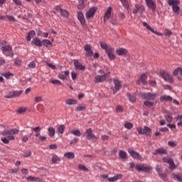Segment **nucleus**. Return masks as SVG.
I'll use <instances>...</instances> for the list:
<instances>
[{"label": "nucleus", "instance_id": "obj_1", "mask_svg": "<svg viewBox=\"0 0 182 182\" xmlns=\"http://www.w3.org/2000/svg\"><path fill=\"white\" fill-rule=\"evenodd\" d=\"M139 97L144 99V100H156L157 99V93L140 92Z\"/></svg>", "mask_w": 182, "mask_h": 182}, {"label": "nucleus", "instance_id": "obj_2", "mask_svg": "<svg viewBox=\"0 0 182 182\" xmlns=\"http://www.w3.org/2000/svg\"><path fill=\"white\" fill-rule=\"evenodd\" d=\"M159 76L162 77V79L165 80L166 82H168L169 83H173L174 82L173 77L166 70L160 71Z\"/></svg>", "mask_w": 182, "mask_h": 182}, {"label": "nucleus", "instance_id": "obj_3", "mask_svg": "<svg viewBox=\"0 0 182 182\" xmlns=\"http://www.w3.org/2000/svg\"><path fill=\"white\" fill-rule=\"evenodd\" d=\"M139 134H145V136H150V133L151 132V129L150 127L145 126L143 127H139L136 129Z\"/></svg>", "mask_w": 182, "mask_h": 182}, {"label": "nucleus", "instance_id": "obj_4", "mask_svg": "<svg viewBox=\"0 0 182 182\" xmlns=\"http://www.w3.org/2000/svg\"><path fill=\"white\" fill-rule=\"evenodd\" d=\"M135 168L137 171H144V173H149L151 170V167L146 165H136Z\"/></svg>", "mask_w": 182, "mask_h": 182}, {"label": "nucleus", "instance_id": "obj_5", "mask_svg": "<svg viewBox=\"0 0 182 182\" xmlns=\"http://www.w3.org/2000/svg\"><path fill=\"white\" fill-rule=\"evenodd\" d=\"M114 82V89H113V93L114 95H116V93H117V92H119V90H120V89H122V82H120V80H119V79H116L114 78L113 80Z\"/></svg>", "mask_w": 182, "mask_h": 182}, {"label": "nucleus", "instance_id": "obj_6", "mask_svg": "<svg viewBox=\"0 0 182 182\" xmlns=\"http://www.w3.org/2000/svg\"><path fill=\"white\" fill-rule=\"evenodd\" d=\"M142 24H143V26L146 28V29H147L148 31H151L152 33H154L155 35H158V36H163V33H159L154 31V28H151V26H150V25H149V23H147L146 21H143Z\"/></svg>", "mask_w": 182, "mask_h": 182}, {"label": "nucleus", "instance_id": "obj_7", "mask_svg": "<svg viewBox=\"0 0 182 182\" xmlns=\"http://www.w3.org/2000/svg\"><path fill=\"white\" fill-rule=\"evenodd\" d=\"M23 91L22 90H19V91H11L9 92V95H6V99H12L14 97H18L19 96H21V95H22V92Z\"/></svg>", "mask_w": 182, "mask_h": 182}, {"label": "nucleus", "instance_id": "obj_8", "mask_svg": "<svg viewBox=\"0 0 182 182\" xmlns=\"http://www.w3.org/2000/svg\"><path fill=\"white\" fill-rule=\"evenodd\" d=\"M128 153L130 154L131 156H132L133 159H135L136 160H141V156L140 155V154L137 153V151L129 149Z\"/></svg>", "mask_w": 182, "mask_h": 182}, {"label": "nucleus", "instance_id": "obj_9", "mask_svg": "<svg viewBox=\"0 0 182 182\" xmlns=\"http://www.w3.org/2000/svg\"><path fill=\"white\" fill-rule=\"evenodd\" d=\"M96 8L92 7L86 12V18L87 19H92L93 16H95V14H96Z\"/></svg>", "mask_w": 182, "mask_h": 182}, {"label": "nucleus", "instance_id": "obj_10", "mask_svg": "<svg viewBox=\"0 0 182 182\" xmlns=\"http://www.w3.org/2000/svg\"><path fill=\"white\" fill-rule=\"evenodd\" d=\"M2 47L1 50L2 52H14V50L12 49V46H6V41H3L1 43Z\"/></svg>", "mask_w": 182, "mask_h": 182}, {"label": "nucleus", "instance_id": "obj_11", "mask_svg": "<svg viewBox=\"0 0 182 182\" xmlns=\"http://www.w3.org/2000/svg\"><path fill=\"white\" fill-rule=\"evenodd\" d=\"M112 11H113V8L111 6L108 7L107 9L105 11V13L104 14L103 21L104 22H106L110 16H112Z\"/></svg>", "mask_w": 182, "mask_h": 182}, {"label": "nucleus", "instance_id": "obj_12", "mask_svg": "<svg viewBox=\"0 0 182 182\" xmlns=\"http://www.w3.org/2000/svg\"><path fill=\"white\" fill-rule=\"evenodd\" d=\"M155 168L161 178H166L167 177L166 173H161L163 172V166L161 165H156Z\"/></svg>", "mask_w": 182, "mask_h": 182}, {"label": "nucleus", "instance_id": "obj_13", "mask_svg": "<svg viewBox=\"0 0 182 182\" xmlns=\"http://www.w3.org/2000/svg\"><path fill=\"white\" fill-rule=\"evenodd\" d=\"M107 56L110 60H114L116 59V55H114V48H111L106 51Z\"/></svg>", "mask_w": 182, "mask_h": 182}, {"label": "nucleus", "instance_id": "obj_14", "mask_svg": "<svg viewBox=\"0 0 182 182\" xmlns=\"http://www.w3.org/2000/svg\"><path fill=\"white\" fill-rule=\"evenodd\" d=\"M145 2L148 8H149V9H151L153 12L156 11V3L153 0H145Z\"/></svg>", "mask_w": 182, "mask_h": 182}, {"label": "nucleus", "instance_id": "obj_15", "mask_svg": "<svg viewBox=\"0 0 182 182\" xmlns=\"http://www.w3.org/2000/svg\"><path fill=\"white\" fill-rule=\"evenodd\" d=\"M87 137L88 140H97V137L93 134V131L92 129H88L86 130Z\"/></svg>", "mask_w": 182, "mask_h": 182}, {"label": "nucleus", "instance_id": "obj_16", "mask_svg": "<svg viewBox=\"0 0 182 182\" xmlns=\"http://www.w3.org/2000/svg\"><path fill=\"white\" fill-rule=\"evenodd\" d=\"M74 66L77 70H85L86 68L79 62V60H74Z\"/></svg>", "mask_w": 182, "mask_h": 182}, {"label": "nucleus", "instance_id": "obj_17", "mask_svg": "<svg viewBox=\"0 0 182 182\" xmlns=\"http://www.w3.org/2000/svg\"><path fill=\"white\" fill-rule=\"evenodd\" d=\"M84 50L86 51L87 56H93V50H92V46H90V45L86 44L84 46Z\"/></svg>", "mask_w": 182, "mask_h": 182}, {"label": "nucleus", "instance_id": "obj_18", "mask_svg": "<svg viewBox=\"0 0 182 182\" xmlns=\"http://www.w3.org/2000/svg\"><path fill=\"white\" fill-rule=\"evenodd\" d=\"M95 83H103L106 82V77L102 75H96L94 79Z\"/></svg>", "mask_w": 182, "mask_h": 182}, {"label": "nucleus", "instance_id": "obj_19", "mask_svg": "<svg viewBox=\"0 0 182 182\" xmlns=\"http://www.w3.org/2000/svg\"><path fill=\"white\" fill-rule=\"evenodd\" d=\"M17 133H19V130L16 129H9V130H4L2 133L3 136H8L9 134H17Z\"/></svg>", "mask_w": 182, "mask_h": 182}, {"label": "nucleus", "instance_id": "obj_20", "mask_svg": "<svg viewBox=\"0 0 182 182\" xmlns=\"http://www.w3.org/2000/svg\"><path fill=\"white\" fill-rule=\"evenodd\" d=\"M123 178V174L119 173L114 177L108 178L107 181L109 182H115L117 181V180H122Z\"/></svg>", "mask_w": 182, "mask_h": 182}, {"label": "nucleus", "instance_id": "obj_21", "mask_svg": "<svg viewBox=\"0 0 182 182\" xmlns=\"http://www.w3.org/2000/svg\"><path fill=\"white\" fill-rule=\"evenodd\" d=\"M77 19L80 22L81 25H85L86 20L85 19V16L82 11L77 12Z\"/></svg>", "mask_w": 182, "mask_h": 182}, {"label": "nucleus", "instance_id": "obj_22", "mask_svg": "<svg viewBox=\"0 0 182 182\" xmlns=\"http://www.w3.org/2000/svg\"><path fill=\"white\" fill-rule=\"evenodd\" d=\"M142 83V85H147V75L142 74L137 80V84Z\"/></svg>", "mask_w": 182, "mask_h": 182}, {"label": "nucleus", "instance_id": "obj_23", "mask_svg": "<svg viewBox=\"0 0 182 182\" xmlns=\"http://www.w3.org/2000/svg\"><path fill=\"white\" fill-rule=\"evenodd\" d=\"M157 154H167V150H166L164 148L161 147L155 150L154 152H153L154 156H157Z\"/></svg>", "mask_w": 182, "mask_h": 182}, {"label": "nucleus", "instance_id": "obj_24", "mask_svg": "<svg viewBox=\"0 0 182 182\" xmlns=\"http://www.w3.org/2000/svg\"><path fill=\"white\" fill-rule=\"evenodd\" d=\"M69 70H66L65 72H61L58 75V78L60 79L61 80H66L68 79V76H69Z\"/></svg>", "mask_w": 182, "mask_h": 182}, {"label": "nucleus", "instance_id": "obj_25", "mask_svg": "<svg viewBox=\"0 0 182 182\" xmlns=\"http://www.w3.org/2000/svg\"><path fill=\"white\" fill-rule=\"evenodd\" d=\"M116 52L119 56H123L124 55H127V50L126 48H121L117 49Z\"/></svg>", "mask_w": 182, "mask_h": 182}, {"label": "nucleus", "instance_id": "obj_26", "mask_svg": "<svg viewBox=\"0 0 182 182\" xmlns=\"http://www.w3.org/2000/svg\"><path fill=\"white\" fill-rule=\"evenodd\" d=\"M161 102H173V97H171L170 95H161L160 97Z\"/></svg>", "mask_w": 182, "mask_h": 182}, {"label": "nucleus", "instance_id": "obj_27", "mask_svg": "<svg viewBox=\"0 0 182 182\" xmlns=\"http://www.w3.org/2000/svg\"><path fill=\"white\" fill-rule=\"evenodd\" d=\"M56 9L57 11H60L61 16L64 18H68V16H69V13H68V11L60 9L59 6H57Z\"/></svg>", "mask_w": 182, "mask_h": 182}, {"label": "nucleus", "instance_id": "obj_28", "mask_svg": "<svg viewBox=\"0 0 182 182\" xmlns=\"http://www.w3.org/2000/svg\"><path fill=\"white\" fill-rule=\"evenodd\" d=\"M31 44L35 45L36 46H38V48H41V46H42V41H41V39L35 38L31 42Z\"/></svg>", "mask_w": 182, "mask_h": 182}, {"label": "nucleus", "instance_id": "obj_29", "mask_svg": "<svg viewBox=\"0 0 182 182\" xmlns=\"http://www.w3.org/2000/svg\"><path fill=\"white\" fill-rule=\"evenodd\" d=\"M35 35H36V33L35 32V31H31L28 33V35L26 38V41H28V42H31V41L32 40V38H33L35 36Z\"/></svg>", "mask_w": 182, "mask_h": 182}, {"label": "nucleus", "instance_id": "obj_30", "mask_svg": "<svg viewBox=\"0 0 182 182\" xmlns=\"http://www.w3.org/2000/svg\"><path fill=\"white\" fill-rule=\"evenodd\" d=\"M64 157L68 160H73L75 159V154L73 152H66L64 154Z\"/></svg>", "mask_w": 182, "mask_h": 182}, {"label": "nucleus", "instance_id": "obj_31", "mask_svg": "<svg viewBox=\"0 0 182 182\" xmlns=\"http://www.w3.org/2000/svg\"><path fill=\"white\" fill-rule=\"evenodd\" d=\"M164 117L168 123H171V122H173V116L171 115V112H167L164 115Z\"/></svg>", "mask_w": 182, "mask_h": 182}, {"label": "nucleus", "instance_id": "obj_32", "mask_svg": "<svg viewBox=\"0 0 182 182\" xmlns=\"http://www.w3.org/2000/svg\"><path fill=\"white\" fill-rule=\"evenodd\" d=\"M66 129V126L65 124H61L58 127V134H63L65 133V130Z\"/></svg>", "mask_w": 182, "mask_h": 182}, {"label": "nucleus", "instance_id": "obj_33", "mask_svg": "<svg viewBox=\"0 0 182 182\" xmlns=\"http://www.w3.org/2000/svg\"><path fill=\"white\" fill-rule=\"evenodd\" d=\"M119 159H122V160H124L127 159V153L123 150H120L119 153Z\"/></svg>", "mask_w": 182, "mask_h": 182}, {"label": "nucleus", "instance_id": "obj_34", "mask_svg": "<svg viewBox=\"0 0 182 182\" xmlns=\"http://www.w3.org/2000/svg\"><path fill=\"white\" fill-rule=\"evenodd\" d=\"M48 134L50 137H53L55 136V128L50 127H48Z\"/></svg>", "mask_w": 182, "mask_h": 182}, {"label": "nucleus", "instance_id": "obj_35", "mask_svg": "<svg viewBox=\"0 0 182 182\" xmlns=\"http://www.w3.org/2000/svg\"><path fill=\"white\" fill-rule=\"evenodd\" d=\"M51 161L53 164H58L59 161H60V158H59V156L57 155H53L51 159Z\"/></svg>", "mask_w": 182, "mask_h": 182}, {"label": "nucleus", "instance_id": "obj_36", "mask_svg": "<svg viewBox=\"0 0 182 182\" xmlns=\"http://www.w3.org/2000/svg\"><path fill=\"white\" fill-rule=\"evenodd\" d=\"M100 46L102 49H104V50H105V52H107L109 49H112V47L108 46L107 44H106V43L100 42Z\"/></svg>", "mask_w": 182, "mask_h": 182}, {"label": "nucleus", "instance_id": "obj_37", "mask_svg": "<svg viewBox=\"0 0 182 182\" xmlns=\"http://www.w3.org/2000/svg\"><path fill=\"white\" fill-rule=\"evenodd\" d=\"M65 105H77V100H73V99L66 100Z\"/></svg>", "mask_w": 182, "mask_h": 182}, {"label": "nucleus", "instance_id": "obj_38", "mask_svg": "<svg viewBox=\"0 0 182 182\" xmlns=\"http://www.w3.org/2000/svg\"><path fill=\"white\" fill-rule=\"evenodd\" d=\"M168 4L170 6H175L178 5L180 4V1L178 0H168Z\"/></svg>", "mask_w": 182, "mask_h": 182}, {"label": "nucleus", "instance_id": "obj_39", "mask_svg": "<svg viewBox=\"0 0 182 182\" xmlns=\"http://www.w3.org/2000/svg\"><path fill=\"white\" fill-rule=\"evenodd\" d=\"M144 106H146V107H151L154 106V102H151V100H146L144 102Z\"/></svg>", "mask_w": 182, "mask_h": 182}, {"label": "nucleus", "instance_id": "obj_40", "mask_svg": "<svg viewBox=\"0 0 182 182\" xmlns=\"http://www.w3.org/2000/svg\"><path fill=\"white\" fill-rule=\"evenodd\" d=\"M71 134H73V136H77V137H80V136H82V132L79 131V129H74L71 131Z\"/></svg>", "mask_w": 182, "mask_h": 182}, {"label": "nucleus", "instance_id": "obj_41", "mask_svg": "<svg viewBox=\"0 0 182 182\" xmlns=\"http://www.w3.org/2000/svg\"><path fill=\"white\" fill-rule=\"evenodd\" d=\"M172 177L173 180H176L177 181L182 182V177L181 176L176 173L172 174Z\"/></svg>", "mask_w": 182, "mask_h": 182}, {"label": "nucleus", "instance_id": "obj_42", "mask_svg": "<svg viewBox=\"0 0 182 182\" xmlns=\"http://www.w3.org/2000/svg\"><path fill=\"white\" fill-rule=\"evenodd\" d=\"M38 177H35V176H28L26 178V180L28 181H34V182H38L39 181Z\"/></svg>", "mask_w": 182, "mask_h": 182}, {"label": "nucleus", "instance_id": "obj_43", "mask_svg": "<svg viewBox=\"0 0 182 182\" xmlns=\"http://www.w3.org/2000/svg\"><path fill=\"white\" fill-rule=\"evenodd\" d=\"M43 45L46 46V48H49V46H51L52 42L48 39L43 40Z\"/></svg>", "mask_w": 182, "mask_h": 182}, {"label": "nucleus", "instance_id": "obj_44", "mask_svg": "<svg viewBox=\"0 0 182 182\" xmlns=\"http://www.w3.org/2000/svg\"><path fill=\"white\" fill-rule=\"evenodd\" d=\"M176 120L177 122V126L181 127L182 126V115H178L176 117Z\"/></svg>", "mask_w": 182, "mask_h": 182}, {"label": "nucleus", "instance_id": "obj_45", "mask_svg": "<svg viewBox=\"0 0 182 182\" xmlns=\"http://www.w3.org/2000/svg\"><path fill=\"white\" fill-rule=\"evenodd\" d=\"M79 5L77 6L78 9H85V0H78Z\"/></svg>", "mask_w": 182, "mask_h": 182}, {"label": "nucleus", "instance_id": "obj_46", "mask_svg": "<svg viewBox=\"0 0 182 182\" xmlns=\"http://www.w3.org/2000/svg\"><path fill=\"white\" fill-rule=\"evenodd\" d=\"M125 129L128 130H132L133 129V124L132 122H125L124 124Z\"/></svg>", "mask_w": 182, "mask_h": 182}, {"label": "nucleus", "instance_id": "obj_47", "mask_svg": "<svg viewBox=\"0 0 182 182\" xmlns=\"http://www.w3.org/2000/svg\"><path fill=\"white\" fill-rule=\"evenodd\" d=\"M172 10L174 12V14H176V15H178V14H180V7H178V5L173 6H172Z\"/></svg>", "mask_w": 182, "mask_h": 182}, {"label": "nucleus", "instance_id": "obj_48", "mask_svg": "<svg viewBox=\"0 0 182 182\" xmlns=\"http://www.w3.org/2000/svg\"><path fill=\"white\" fill-rule=\"evenodd\" d=\"M172 35H173V32L171 31V30L168 28H166L164 30V36H171Z\"/></svg>", "mask_w": 182, "mask_h": 182}, {"label": "nucleus", "instance_id": "obj_49", "mask_svg": "<svg viewBox=\"0 0 182 182\" xmlns=\"http://www.w3.org/2000/svg\"><path fill=\"white\" fill-rule=\"evenodd\" d=\"M34 102L35 103H39L41 102H43V97H42V96H36L34 97Z\"/></svg>", "mask_w": 182, "mask_h": 182}, {"label": "nucleus", "instance_id": "obj_50", "mask_svg": "<svg viewBox=\"0 0 182 182\" xmlns=\"http://www.w3.org/2000/svg\"><path fill=\"white\" fill-rule=\"evenodd\" d=\"M168 164H169V169H171V171L175 170L176 164H174V161H173V159L171 160Z\"/></svg>", "mask_w": 182, "mask_h": 182}, {"label": "nucleus", "instance_id": "obj_51", "mask_svg": "<svg viewBox=\"0 0 182 182\" xmlns=\"http://www.w3.org/2000/svg\"><path fill=\"white\" fill-rule=\"evenodd\" d=\"M127 96L129 98V101L132 102V103L136 102V97L130 95V93H127Z\"/></svg>", "mask_w": 182, "mask_h": 182}, {"label": "nucleus", "instance_id": "obj_52", "mask_svg": "<svg viewBox=\"0 0 182 182\" xmlns=\"http://www.w3.org/2000/svg\"><path fill=\"white\" fill-rule=\"evenodd\" d=\"M77 168L79 170H81L82 171H89V169L85 166V165L79 164L77 166Z\"/></svg>", "mask_w": 182, "mask_h": 182}, {"label": "nucleus", "instance_id": "obj_53", "mask_svg": "<svg viewBox=\"0 0 182 182\" xmlns=\"http://www.w3.org/2000/svg\"><path fill=\"white\" fill-rule=\"evenodd\" d=\"M86 109V105H78L76 107L77 112H82V110Z\"/></svg>", "mask_w": 182, "mask_h": 182}, {"label": "nucleus", "instance_id": "obj_54", "mask_svg": "<svg viewBox=\"0 0 182 182\" xmlns=\"http://www.w3.org/2000/svg\"><path fill=\"white\" fill-rule=\"evenodd\" d=\"M3 76L6 77V79H9V77H14V74H12L11 72H7L3 74Z\"/></svg>", "mask_w": 182, "mask_h": 182}, {"label": "nucleus", "instance_id": "obj_55", "mask_svg": "<svg viewBox=\"0 0 182 182\" xmlns=\"http://www.w3.org/2000/svg\"><path fill=\"white\" fill-rule=\"evenodd\" d=\"M144 11H146V9L143 6H139V10H138V13L141 16H142L143 14L144 13Z\"/></svg>", "mask_w": 182, "mask_h": 182}, {"label": "nucleus", "instance_id": "obj_56", "mask_svg": "<svg viewBox=\"0 0 182 182\" xmlns=\"http://www.w3.org/2000/svg\"><path fill=\"white\" fill-rule=\"evenodd\" d=\"M168 146L170 147H176L177 146V142L174 141H168Z\"/></svg>", "mask_w": 182, "mask_h": 182}, {"label": "nucleus", "instance_id": "obj_57", "mask_svg": "<svg viewBox=\"0 0 182 182\" xmlns=\"http://www.w3.org/2000/svg\"><path fill=\"white\" fill-rule=\"evenodd\" d=\"M18 171H19V168H16L10 169L9 171V174H15V173H18Z\"/></svg>", "mask_w": 182, "mask_h": 182}, {"label": "nucleus", "instance_id": "obj_58", "mask_svg": "<svg viewBox=\"0 0 182 182\" xmlns=\"http://www.w3.org/2000/svg\"><path fill=\"white\" fill-rule=\"evenodd\" d=\"M25 112H26V108L25 107H21L17 110L18 114H22V113H25Z\"/></svg>", "mask_w": 182, "mask_h": 182}, {"label": "nucleus", "instance_id": "obj_59", "mask_svg": "<svg viewBox=\"0 0 182 182\" xmlns=\"http://www.w3.org/2000/svg\"><path fill=\"white\" fill-rule=\"evenodd\" d=\"M29 139H31V135H25L22 138V141H23V143H26Z\"/></svg>", "mask_w": 182, "mask_h": 182}, {"label": "nucleus", "instance_id": "obj_60", "mask_svg": "<svg viewBox=\"0 0 182 182\" xmlns=\"http://www.w3.org/2000/svg\"><path fill=\"white\" fill-rule=\"evenodd\" d=\"M31 156H32V152L31 151H26L23 155L25 158L31 157Z\"/></svg>", "mask_w": 182, "mask_h": 182}, {"label": "nucleus", "instance_id": "obj_61", "mask_svg": "<svg viewBox=\"0 0 182 182\" xmlns=\"http://www.w3.org/2000/svg\"><path fill=\"white\" fill-rule=\"evenodd\" d=\"M46 65L47 66H48V68H50V69H53V70H56V66L53 63H47Z\"/></svg>", "mask_w": 182, "mask_h": 182}, {"label": "nucleus", "instance_id": "obj_62", "mask_svg": "<svg viewBox=\"0 0 182 182\" xmlns=\"http://www.w3.org/2000/svg\"><path fill=\"white\" fill-rule=\"evenodd\" d=\"M28 68H30V69H35L36 66V63H35V62L32 61L28 65Z\"/></svg>", "mask_w": 182, "mask_h": 182}, {"label": "nucleus", "instance_id": "obj_63", "mask_svg": "<svg viewBox=\"0 0 182 182\" xmlns=\"http://www.w3.org/2000/svg\"><path fill=\"white\" fill-rule=\"evenodd\" d=\"M14 4L16 5L21 6H22V1L21 0H13Z\"/></svg>", "mask_w": 182, "mask_h": 182}, {"label": "nucleus", "instance_id": "obj_64", "mask_svg": "<svg viewBox=\"0 0 182 182\" xmlns=\"http://www.w3.org/2000/svg\"><path fill=\"white\" fill-rule=\"evenodd\" d=\"M139 8H140V6L136 4L135 5V9L133 10V14H137V12H139Z\"/></svg>", "mask_w": 182, "mask_h": 182}]
</instances>
